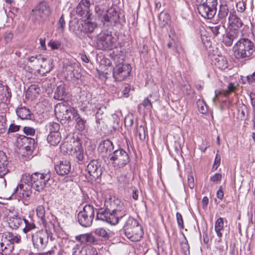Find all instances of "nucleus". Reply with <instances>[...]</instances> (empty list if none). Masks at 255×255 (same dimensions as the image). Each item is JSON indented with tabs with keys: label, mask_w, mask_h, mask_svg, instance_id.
<instances>
[{
	"label": "nucleus",
	"mask_w": 255,
	"mask_h": 255,
	"mask_svg": "<svg viewBox=\"0 0 255 255\" xmlns=\"http://www.w3.org/2000/svg\"><path fill=\"white\" fill-rule=\"evenodd\" d=\"M115 204L117 206L112 212L106 209H99L97 212L96 219L113 225L117 224L119 220L127 215V211L124 204L120 203L119 200L115 201Z\"/></svg>",
	"instance_id": "nucleus-1"
},
{
	"label": "nucleus",
	"mask_w": 255,
	"mask_h": 255,
	"mask_svg": "<svg viewBox=\"0 0 255 255\" xmlns=\"http://www.w3.org/2000/svg\"><path fill=\"white\" fill-rule=\"evenodd\" d=\"M234 54L238 60H250L254 57L255 45L248 38L239 39L233 46Z\"/></svg>",
	"instance_id": "nucleus-2"
},
{
	"label": "nucleus",
	"mask_w": 255,
	"mask_h": 255,
	"mask_svg": "<svg viewBox=\"0 0 255 255\" xmlns=\"http://www.w3.org/2000/svg\"><path fill=\"white\" fill-rule=\"evenodd\" d=\"M50 178L49 171L44 173L36 172L31 175H25L23 179L26 181L28 186L40 192L44 189Z\"/></svg>",
	"instance_id": "nucleus-3"
},
{
	"label": "nucleus",
	"mask_w": 255,
	"mask_h": 255,
	"mask_svg": "<svg viewBox=\"0 0 255 255\" xmlns=\"http://www.w3.org/2000/svg\"><path fill=\"white\" fill-rule=\"evenodd\" d=\"M123 231L126 236L133 242L139 241L143 234L138 222L132 218H129L127 220L123 227Z\"/></svg>",
	"instance_id": "nucleus-4"
},
{
	"label": "nucleus",
	"mask_w": 255,
	"mask_h": 255,
	"mask_svg": "<svg viewBox=\"0 0 255 255\" xmlns=\"http://www.w3.org/2000/svg\"><path fill=\"white\" fill-rule=\"evenodd\" d=\"M95 10L104 24L107 23L109 25L113 23H116L119 20V14L114 7L107 8L106 5L99 4L96 6Z\"/></svg>",
	"instance_id": "nucleus-5"
},
{
	"label": "nucleus",
	"mask_w": 255,
	"mask_h": 255,
	"mask_svg": "<svg viewBox=\"0 0 255 255\" xmlns=\"http://www.w3.org/2000/svg\"><path fill=\"white\" fill-rule=\"evenodd\" d=\"M52 8L49 3L45 1L38 3L32 9L30 13L31 19L34 21H40L46 20L51 14Z\"/></svg>",
	"instance_id": "nucleus-6"
},
{
	"label": "nucleus",
	"mask_w": 255,
	"mask_h": 255,
	"mask_svg": "<svg viewBox=\"0 0 255 255\" xmlns=\"http://www.w3.org/2000/svg\"><path fill=\"white\" fill-rule=\"evenodd\" d=\"M95 208L90 204H86L77 214L79 224L83 227H89L92 225L95 217Z\"/></svg>",
	"instance_id": "nucleus-7"
},
{
	"label": "nucleus",
	"mask_w": 255,
	"mask_h": 255,
	"mask_svg": "<svg viewBox=\"0 0 255 255\" xmlns=\"http://www.w3.org/2000/svg\"><path fill=\"white\" fill-rule=\"evenodd\" d=\"M116 38L109 32H101L97 36V44L100 49L111 50L116 46Z\"/></svg>",
	"instance_id": "nucleus-8"
},
{
	"label": "nucleus",
	"mask_w": 255,
	"mask_h": 255,
	"mask_svg": "<svg viewBox=\"0 0 255 255\" xmlns=\"http://www.w3.org/2000/svg\"><path fill=\"white\" fill-rule=\"evenodd\" d=\"M52 240V236L51 233H48L47 231H39L32 235V241L35 248L39 251L44 250L48 242V238Z\"/></svg>",
	"instance_id": "nucleus-9"
},
{
	"label": "nucleus",
	"mask_w": 255,
	"mask_h": 255,
	"mask_svg": "<svg viewBox=\"0 0 255 255\" xmlns=\"http://www.w3.org/2000/svg\"><path fill=\"white\" fill-rule=\"evenodd\" d=\"M109 160L114 166H117L121 168L125 166L129 162V156L125 150L119 148L112 152Z\"/></svg>",
	"instance_id": "nucleus-10"
},
{
	"label": "nucleus",
	"mask_w": 255,
	"mask_h": 255,
	"mask_svg": "<svg viewBox=\"0 0 255 255\" xmlns=\"http://www.w3.org/2000/svg\"><path fill=\"white\" fill-rule=\"evenodd\" d=\"M217 3V0H216L213 2L199 4L197 7L199 14L205 18L212 19L216 13Z\"/></svg>",
	"instance_id": "nucleus-11"
},
{
	"label": "nucleus",
	"mask_w": 255,
	"mask_h": 255,
	"mask_svg": "<svg viewBox=\"0 0 255 255\" xmlns=\"http://www.w3.org/2000/svg\"><path fill=\"white\" fill-rule=\"evenodd\" d=\"M131 68L128 64L120 63L116 65L113 70V77L116 81H122L129 76Z\"/></svg>",
	"instance_id": "nucleus-12"
},
{
	"label": "nucleus",
	"mask_w": 255,
	"mask_h": 255,
	"mask_svg": "<svg viewBox=\"0 0 255 255\" xmlns=\"http://www.w3.org/2000/svg\"><path fill=\"white\" fill-rule=\"evenodd\" d=\"M98 150L102 157L110 158L114 150V144L109 139L103 140L99 143Z\"/></svg>",
	"instance_id": "nucleus-13"
},
{
	"label": "nucleus",
	"mask_w": 255,
	"mask_h": 255,
	"mask_svg": "<svg viewBox=\"0 0 255 255\" xmlns=\"http://www.w3.org/2000/svg\"><path fill=\"white\" fill-rule=\"evenodd\" d=\"M89 176L94 179L98 178L102 174V170L99 162L96 160L90 162L87 166Z\"/></svg>",
	"instance_id": "nucleus-14"
},
{
	"label": "nucleus",
	"mask_w": 255,
	"mask_h": 255,
	"mask_svg": "<svg viewBox=\"0 0 255 255\" xmlns=\"http://www.w3.org/2000/svg\"><path fill=\"white\" fill-rule=\"evenodd\" d=\"M90 5L89 0H81L76 7L77 13L83 17L89 19L90 16Z\"/></svg>",
	"instance_id": "nucleus-15"
},
{
	"label": "nucleus",
	"mask_w": 255,
	"mask_h": 255,
	"mask_svg": "<svg viewBox=\"0 0 255 255\" xmlns=\"http://www.w3.org/2000/svg\"><path fill=\"white\" fill-rule=\"evenodd\" d=\"M71 110L75 109L71 107H67L63 104H57L55 108L56 112L59 111V113L62 114V117L69 121H71L72 118H75V114H73V112L71 111Z\"/></svg>",
	"instance_id": "nucleus-16"
},
{
	"label": "nucleus",
	"mask_w": 255,
	"mask_h": 255,
	"mask_svg": "<svg viewBox=\"0 0 255 255\" xmlns=\"http://www.w3.org/2000/svg\"><path fill=\"white\" fill-rule=\"evenodd\" d=\"M56 173L61 176L67 175L71 170V164L69 161L63 160L55 166Z\"/></svg>",
	"instance_id": "nucleus-17"
},
{
	"label": "nucleus",
	"mask_w": 255,
	"mask_h": 255,
	"mask_svg": "<svg viewBox=\"0 0 255 255\" xmlns=\"http://www.w3.org/2000/svg\"><path fill=\"white\" fill-rule=\"evenodd\" d=\"M229 23L235 28V29H238L241 28L243 23L241 18L237 15L236 12L233 10L231 11L228 17Z\"/></svg>",
	"instance_id": "nucleus-18"
},
{
	"label": "nucleus",
	"mask_w": 255,
	"mask_h": 255,
	"mask_svg": "<svg viewBox=\"0 0 255 255\" xmlns=\"http://www.w3.org/2000/svg\"><path fill=\"white\" fill-rule=\"evenodd\" d=\"M69 29L77 36L81 37L84 36L82 21H72L70 22Z\"/></svg>",
	"instance_id": "nucleus-19"
},
{
	"label": "nucleus",
	"mask_w": 255,
	"mask_h": 255,
	"mask_svg": "<svg viewBox=\"0 0 255 255\" xmlns=\"http://www.w3.org/2000/svg\"><path fill=\"white\" fill-rule=\"evenodd\" d=\"M238 32L236 30H230L226 34L223 35L222 42L226 46H231L234 40L238 39Z\"/></svg>",
	"instance_id": "nucleus-20"
},
{
	"label": "nucleus",
	"mask_w": 255,
	"mask_h": 255,
	"mask_svg": "<svg viewBox=\"0 0 255 255\" xmlns=\"http://www.w3.org/2000/svg\"><path fill=\"white\" fill-rule=\"evenodd\" d=\"M13 249V246L6 243L3 235L1 236H0V254L2 255H8L12 252Z\"/></svg>",
	"instance_id": "nucleus-21"
},
{
	"label": "nucleus",
	"mask_w": 255,
	"mask_h": 255,
	"mask_svg": "<svg viewBox=\"0 0 255 255\" xmlns=\"http://www.w3.org/2000/svg\"><path fill=\"white\" fill-rule=\"evenodd\" d=\"M23 219L18 217L17 215H9L8 224L9 227L12 229H17L22 224Z\"/></svg>",
	"instance_id": "nucleus-22"
},
{
	"label": "nucleus",
	"mask_w": 255,
	"mask_h": 255,
	"mask_svg": "<svg viewBox=\"0 0 255 255\" xmlns=\"http://www.w3.org/2000/svg\"><path fill=\"white\" fill-rule=\"evenodd\" d=\"M36 214L39 218L40 219L43 226L46 227L47 223L49 222L48 219V213L45 212L44 207L40 205L36 208Z\"/></svg>",
	"instance_id": "nucleus-23"
},
{
	"label": "nucleus",
	"mask_w": 255,
	"mask_h": 255,
	"mask_svg": "<svg viewBox=\"0 0 255 255\" xmlns=\"http://www.w3.org/2000/svg\"><path fill=\"white\" fill-rule=\"evenodd\" d=\"M3 237H4L6 243H8V244H10L11 246H13L14 244L19 243L21 241L20 236L12 233L6 232L3 233Z\"/></svg>",
	"instance_id": "nucleus-24"
},
{
	"label": "nucleus",
	"mask_w": 255,
	"mask_h": 255,
	"mask_svg": "<svg viewBox=\"0 0 255 255\" xmlns=\"http://www.w3.org/2000/svg\"><path fill=\"white\" fill-rule=\"evenodd\" d=\"M10 89L6 85H3L0 82V103L6 102L11 97Z\"/></svg>",
	"instance_id": "nucleus-25"
},
{
	"label": "nucleus",
	"mask_w": 255,
	"mask_h": 255,
	"mask_svg": "<svg viewBox=\"0 0 255 255\" xmlns=\"http://www.w3.org/2000/svg\"><path fill=\"white\" fill-rule=\"evenodd\" d=\"M215 66L221 70H225L228 67L227 58L223 55H218L213 61Z\"/></svg>",
	"instance_id": "nucleus-26"
},
{
	"label": "nucleus",
	"mask_w": 255,
	"mask_h": 255,
	"mask_svg": "<svg viewBox=\"0 0 255 255\" xmlns=\"http://www.w3.org/2000/svg\"><path fill=\"white\" fill-rule=\"evenodd\" d=\"M73 114H75V118L73 119L76 123V127L80 131H83L86 127V121L82 118L80 115L78 113L77 111L75 110H71Z\"/></svg>",
	"instance_id": "nucleus-27"
},
{
	"label": "nucleus",
	"mask_w": 255,
	"mask_h": 255,
	"mask_svg": "<svg viewBox=\"0 0 255 255\" xmlns=\"http://www.w3.org/2000/svg\"><path fill=\"white\" fill-rule=\"evenodd\" d=\"M24 186L22 184H20L13 189V194L16 193L19 191V197L22 198L26 199L31 195V191L30 190L26 191L24 189Z\"/></svg>",
	"instance_id": "nucleus-28"
},
{
	"label": "nucleus",
	"mask_w": 255,
	"mask_h": 255,
	"mask_svg": "<svg viewBox=\"0 0 255 255\" xmlns=\"http://www.w3.org/2000/svg\"><path fill=\"white\" fill-rule=\"evenodd\" d=\"M39 88L35 85H31L26 92V97L28 99L33 100L39 95Z\"/></svg>",
	"instance_id": "nucleus-29"
},
{
	"label": "nucleus",
	"mask_w": 255,
	"mask_h": 255,
	"mask_svg": "<svg viewBox=\"0 0 255 255\" xmlns=\"http://www.w3.org/2000/svg\"><path fill=\"white\" fill-rule=\"evenodd\" d=\"M84 35L86 34L91 33L97 27V24L90 21L88 19L82 21Z\"/></svg>",
	"instance_id": "nucleus-30"
},
{
	"label": "nucleus",
	"mask_w": 255,
	"mask_h": 255,
	"mask_svg": "<svg viewBox=\"0 0 255 255\" xmlns=\"http://www.w3.org/2000/svg\"><path fill=\"white\" fill-rule=\"evenodd\" d=\"M61 140L60 133H49L47 137V142L53 146L57 145Z\"/></svg>",
	"instance_id": "nucleus-31"
},
{
	"label": "nucleus",
	"mask_w": 255,
	"mask_h": 255,
	"mask_svg": "<svg viewBox=\"0 0 255 255\" xmlns=\"http://www.w3.org/2000/svg\"><path fill=\"white\" fill-rule=\"evenodd\" d=\"M170 20V15L166 11H162L158 15L159 25L161 27H164L168 24Z\"/></svg>",
	"instance_id": "nucleus-32"
},
{
	"label": "nucleus",
	"mask_w": 255,
	"mask_h": 255,
	"mask_svg": "<svg viewBox=\"0 0 255 255\" xmlns=\"http://www.w3.org/2000/svg\"><path fill=\"white\" fill-rule=\"evenodd\" d=\"M17 116L22 120L31 119V115L29 110L25 107H21L16 110Z\"/></svg>",
	"instance_id": "nucleus-33"
},
{
	"label": "nucleus",
	"mask_w": 255,
	"mask_h": 255,
	"mask_svg": "<svg viewBox=\"0 0 255 255\" xmlns=\"http://www.w3.org/2000/svg\"><path fill=\"white\" fill-rule=\"evenodd\" d=\"M105 110L106 107L101 106L100 105H98L95 106L94 108H92V110L93 111H96L95 116L96 119V122L97 124L100 123V120H101L103 118V115Z\"/></svg>",
	"instance_id": "nucleus-34"
},
{
	"label": "nucleus",
	"mask_w": 255,
	"mask_h": 255,
	"mask_svg": "<svg viewBox=\"0 0 255 255\" xmlns=\"http://www.w3.org/2000/svg\"><path fill=\"white\" fill-rule=\"evenodd\" d=\"M66 96V92L62 85L58 86L54 93V98L58 100H64Z\"/></svg>",
	"instance_id": "nucleus-35"
},
{
	"label": "nucleus",
	"mask_w": 255,
	"mask_h": 255,
	"mask_svg": "<svg viewBox=\"0 0 255 255\" xmlns=\"http://www.w3.org/2000/svg\"><path fill=\"white\" fill-rule=\"evenodd\" d=\"M45 128L46 130L49 132V133H60L59 130L60 125L57 123L50 122L46 125Z\"/></svg>",
	"instance_id": "nucleus-36"
},
{
	"label": "nucleus",
	"mask_w": 255,
	"mask_h": 255,
	"mask_svg": "<svg viewBox=\"0 0 255 255\" xmlns=\"http://www.w3.org/2000/svg\"><path fill=\"white\" fill-rule=\"evenodd\" d=\"M223 228L224 220L223 218L220 217L217 219L215 222V230L216 233H217V236L220 238H221L222 237V233H221V231L223 230Z\"/></svg>",
	"instance_id": "nucleus-37"
},
{
	"label": "nucleus",
	"mask_w": 255,
	"mask_h": 255,
	"mask_svg": "<svg viewBox=\"0 0 255 255\" xmlns=\"http://www.w3.org/2000/svg\"><path fill=\"white\" fill-rule=\"evenodd\" d=\"M23 222L25 224V227L23 229V232L25 234L27 233L28 232H30L36 228L35 224L31 219L29 221L25 219H23Z\"/></svg>",
	"instance_id": "nucleus-38"
},
{
	"label": "nucleus",
	"mask_w": 255,
	"mask_h": 255,
	"mask_svg": "<svg viewBox=\"0 0 255 255\" xmlns=\"http://www.w3.org/2000/svg\"><path fill=\"white\" fill-rule=\"evenodd\" d=\"M76 240L82 243L90 242L92 243L94 241V237L90 234H82L76 237Z\"/></svg>",
	"instance_id": "nucleus-39"
},
{
	"label": "nucleus",
	"mask_w": 255,
	"mask_h": 255,
	"mask_svg": "<svg viewBox=\"0 0 255 255\" xmlns=\"http://www.w3.org/2000/svg\"><path fill=\"white\" fill-rule=\"evenodd\" d=\"M74 154L78 161L83 162L84 159L83 149L80 144H78L77 146L75 149Z\"/></svg>",
	"instance_id": "nucleus-40"
},
{
	"label": "nucleus",
	"mask_w": 255,
	"mask_h": 255,
	"mask_svg": "<svg viewBox=\"0 0 255 255\" xmlns=\"http://www.w3.org/2000/svg\"><path fill=\"white\" fill-rule=\"evenodd\" d=\"M229 10L227 5H221L218 13L219 18L224 19L228 15Z\"/></svg>",
	"instance_id": "nucleus-41"
},
{
	"label": "nucleus",
	"mask_w": 255,
	"mask_h": 255,
	"mask_svg": "<svg viewBox=\"0 0 255 255\" xmlns=\"http://www.w3.org/2000/svg\"><path fill=\"white\" fill-rule=\"evenodd\" d=\"M197 106L199 112L202 114H205L207 113V105L203 100H198L197 102Z\"/></svg>",
	"instance_id": "nucleus-42"
},
{
	"label": "nucleus",
	"mask_w": 255,
	"mask_h": 255,
	"mask_svg": "<svg viewBox=\"0 0 255 255\" xmlns=\"http://www.w3.org/2000/svg\"><path fill=\"white\" fill-rule=\"evenodd\" d=\"M238 84H235L233 83H230L229 84L227 87V89L223 91L224 95L225 96H228L231 93L234 92L236 89L237 88Z\"/></svg>",
	"instance_id": "nucleus-43"
},
{
	"label": "nucleus",
	"mask_w": 255,
	"mask_h": 255,
	"mask_svg": "<svg viewBox=\"0 0 255 255\" xmlns=\"http://www.w3.org/2000/svg\"><path fill=\"white\" fill-rule=\"evenodd\" d=\"M136 134L138 135V137L140 140H144L145 138L144 127L142 126H140L138 127L136 131Z\"/></svg>",
	"instance_id": "nucleus-44"
},
{
	"label": "nucleus",
	"mask_w": 255,
	"mask_h": 255,
	"mask_svg": "<svg viewBox=\"0 0 255 255\" xmlns=\"http://www.w3.org/2000/svg\"><path fill=\"white\" fill-rule=\"evenodd\" d=\"M6 120L4 116H0V133L4 132L7 129Z\"/></svg>",
	"instance_id": "nucleus-45"
},
{
	"label": "nucleus",
	"mask_w": 255,
	"mask_h": 255,
	"mask_svg": "<svg viewBox=\"0 0 255 255\" xmlns=\"http://www.w3.org/2000/svg\"><path fill=\"white\" fill-rule=\"evenodd\" d=\"M10 167V164H0V177H3L9 172V168Z\"/></svg>",
	"instance_id": "nucleus-46"
},
{
	"label": "nucleus",
	"mask_w": 255,
	"mask_h": 255,
	"mask_svg": "<svg viewBox=\"0 0 255 255\" xmlns=\"http://www.w3.org/2000/svg\"><path fill=\"white\" fill-rule=\"evenodd\" d=\"M95 234L99 236L107 238L109 237L108 234L106 230L102 228H99L96 229Z\"/></svg>",
	"instance_id": "nucleus-47"
},
{
	"label": "nucleus",
	"mask_w": 255,
	"mask_h": 255,
	"mask_svg": "<svg viewBox=\"0 0 255 255\" xmlns=\"http://www.w3.org/2000/svg\"><path fill=\"white\" fill-rule=\"evenodd\" d=\"M46 59L44 57H42L41 55H37L36 56H31L29 58H28V61L32 63V62H36L37 61L38 62H40L41 61H45Z\"/></svg>",
	"instance_id": "nucleus-48"
},
{
	"label": "nucleus",
	"mask_w": 255,
	"mask_h": 255,
	"mask_svg": "<svg viewBox=\"0 0 255 255\" xmlns=\"http://www.w3.org/2000/svg\"><path fill=\"white\" fill-rule=\"evenodd\" d=\"M5 163L10 164L5 153L2 151H0V164H5Z\"/></svg>",
	"instance_id": "nucleus-49"
},
{
	"label": "nucleus",
	"mask_w": 255,
	"mask_h": 255,
	"mask_svg": "<svg viewBox=\"0 0 255 255\" xmlns=\"http://www.w3.org/2000/svg\"><path fill=\"white\" fill-rule=\"evenodd\" d=\"M48 45L52 50H55L61 46V42L59 41L50 40Z\"/></svg>",
	"instance_id": "nucleus-50"
},
{
	"label": "nucleus",
	"mask_w": 255,
	"mask_h": 255,
	"mask_svg": "<svg viewBox=\"0 0 255 255\" xmlns=\"http://www.w3.org/2000/svg\"><path fill=\"white\" fill-rule=\"evenodd\" d=\"M222 178V175L220 173H216L213 176L210 177V180L213 183L217 184L220 182Z\"/></svg>",
	"instance_id": "nucleus-51"
},
{
	"label": "nucleus",
	"mask_w": 255,
	"mask_h": 255,
	"mask_svg": "<svg viewBox=\"0 0 255 255\" xmlns=\"http://www.w3.org/2000/svg\"><path fill=\"white\" fill-rule=\"evenodd\" d=\"M236 7L238 11L242 13L246 9V2L243 1H240L237 3Z\"/></svg>",
	"instance_id": "nucleus-52"
},
{
	"label": "nucleus",
	"mask_w": 255,
	"mask_h": 255,
	"mask_svg": "<svg viewBox=\"0 0 255 255\" xmlns=\"http://www.w3.org/2000/svg\"><path fill=\"white\" fill-rule=\"evenodd\" d=\"M58 29L60 30L61 32H63L65 29V22L64 18L63 15H62L60 18L58 23Z\"/></svg>",
	"instance_id": "nucleus-53"
},
{
	"label": "nucleus",
	"mask_w": 255,
	"mask_h": 255,
	"mask_svg": "<svg viewBox=\"0 0 255 255\" xmlns=\"http://www.w3.org/2000/svg\"><path fill=\"white\" fill-rule=\"evenodd\" d=\"M221 163V157L218 153L216 155L215 161L213 165L212 169L216 170L220 166Z\"/></svg>",
	"instance_id": "nucleus-54"
},
{
	"label": "nucleus",
	"mask_w": 255,
	"mask_h": 255,
	"mask_svg": "<svg viewBox=\"0 0 255 255\" xmlns=\"http://www.w3.org/2000/svg\"><path fill=\"white\" fill-rule=\"evenodd\" d=\"M223 27L220 25H216L215 26L210 27V29L213 35L217 36L220 33V30L222 29Z\"/></svg>",
	"instance_id": "nucleus-55"
},
{
	"label": "nucleus",
	"mask_w": 255,
	"mask_h": 255,
	"mask_svg": "<svg viewBox=\"0 0 255 255\" xmlns=\"http://www.w3.org/2000/svg\"><path fill=\"white\" fill-rule=\"evenodd\" d=\"M176 220L179 227L182 229L184 228L183 220L181 214L178 212L176 213Z\"/></svg>",
	"instance_id": "nucleus-56"
},
{
	"label": "nucleus",
	"mask_w": 255,
	"mask_h": 255,
	"mask_svg": "<svg viewBox=\"0 0 255 255\" xmlns=\"http://www.w3.org/2000/svg\"><path fill=\"white\" fill-rule=\"evenodd\" d=\"M141 105L147 110H150L152 108V103L148 98L144 99Z\"/></svg>",
	"instance_id": "nucleus-57"
},
{
	"label": "nucleus",
	"mask_w": 255,
	"mask_h": 255,
	"mask_svg": "<svg viewBox=\"0 0 255 255\" xmlns=\"http://www.w3.org/2000/svg\"><path fill=\"white\" fill-rule=\"evenodd\" d=\"M23 130L26 135H33L35 132V130L34 128L28 127H24Z\"/></svg>",
	"instance_id": "nucleus-58"
},
{
	"label": "nucleus",
	"mask_w": 255,
	"mask_h": 255,
	"mask_svg": "<svg viewBox=\"0 0 255 255\" xmlns=\"http://www.w3.org/2000/svg\"><path fill=\"white\" fill-rule=\"evenodd\" d=\"M19 126L15 125L14 124H11L10 125L8 129V132H14L17 131L19 130Z\"/></svg>",
	"instance_id": "nucleus-59"
},
{
	"label": "nucleus",
	"mask_w": 255,
	"mask_h": 255,
	"mask_svg": "<svg viewBox=\"0 0 255 255\" xmlns=\"http://www.w3.org/2000/svg\"><path fill=\"white\" fill-rule=\"evenodd\" d=\"M181 247L182 250L185 253H186L187 252H189V246L186 239L185 242H182L181 244Z\"/></svg>",
	"instance_id": "nucleus-60"
},
{
	"label": "nucleus",
	"mask_w": 255,
	"mask_h": 255,
	"mask_svg": "<svg viewBox=\"0 0 255 255\" xmlns=\"http://www.w3.org/2000/svg\"><path fill=\"white\" fill-rule=\"evenodd\" d=\"M188 185L191 189H193L194 187V179L193 176L191 175L188 176Z\"/></svg>",
	"instance_id": "nucleus-61"
},
{
	"label": "nucleus",
	"mask_w": 255,
	"mask_h": 255,
	"mask_svg": "<svg viewBox=\"0 0 255 255\" xmlns=\"http://www.w3.org/2000/svg\"><path fill=\"white\" fill-rule=\"evenodd\" d=\"M87 255H98L96 249L93 247H89L86 249Z\"/></svg>",
	"instance_id": "nucleus-62"
},
{
	"label": "nucleus",
	"mask_w": 255,
	"mask_h": 255,
	"mask_svg": "<svg viewBox=\"0 0 255 255\" xmlns=\"http://www.w3.org/2000/svg\"><path fill=\"white\" fill-rule=\"evenodd\" d=\"M129 91V86L128 85H126L124 89L122 92V95L125 97H128Z\"/></svg>",
	"instance_id": "nucleus-63"
},
{
	"label": "nucleus",
	"mask_w": 255,
	"mask_h": 255,
	"mask_svg": "<svg viewBox=\"0 0 255 255\" xmlns=\"http://www.w3.org/2000/svg\"><path fill=\"white\" fill-rule=\"evenodd\" d=\"M247 80L249 83H252L255 82V72L252 75L247 76Z\"/></svg>",
	"instance_id": "nucleus-64"
}]
</instances>
